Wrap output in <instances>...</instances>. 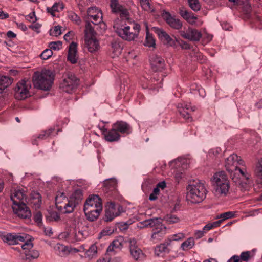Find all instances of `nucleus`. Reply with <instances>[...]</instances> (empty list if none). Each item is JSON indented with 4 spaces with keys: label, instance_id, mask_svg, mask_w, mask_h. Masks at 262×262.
I'll list each match as a JSON object with an SVG mask.
<instances>
[{
    "label": "nucleus",
    "instance_id": "obj_1",
    "mask_svg": "<svg viewBox=\"0 0 262 262\" xmlns=\"http://www.w3.org/2000/svg\"><path fill=\"white\" fill-rule=\"evenodd\" d=\"M54 80L53 73L49 70L42 71L41 72H35L32 78L34 88L43 91L51 89Z\"/></svg>",
    "mask_w": 262,
    "mask_h": 262
},
{
    "label": "nucleus",
    "instance_id": "obj_2",
    "mask_svg": "<svg viewBox=\"0 0 262 262\" xmlns=\"http://www.w3.org/2000/svg\"><path fill=\"white\" fill-rule=\"evenodd\" d=\"M187 198L192 203H199L206 198L207 190L200 180L193 181L187 187Z\"/></svg>",
    "mask_w": 262,
    "mask_h": 262
},
{
    "label": "nucleus",
    "instance_id": "obj_3",
    "mask_svg": "<svg viewBox=\"0 0 262 262\" xmlns=\"http://www.w3.org/2000/svg\"><path fill=\"white\" fill-rule=\"evenodd\" d=\"M213 179L215 182L214 185V193L216 195H226L230 188V183L225 171H221L216 172Z\"/></svg>",
    "mask_w": 262,
    "mask_h": 262
},
{
    "label": "nucleus",
    "instance_id": "obj_4",
    "mask_svg": "<svg viewBox=\"0 0 262 262\" xmlns=\"http://www.w3.org/2000/svg\"><path fill=\"white\" fill-rule=\"evenodd\" d=\"M27 235L24 233H9L4 235L2 239L9 245L19 244L20 242H24L25 243L21 245V247L25 252L32 249L33 247V244L30 239H27Z\"/></svg>",
    "mask_w": 262,
    "mask_h": 262
},
{
    "label": "nucleus",
    "instance_id": "obj_5",
    "mask_svg": "<svg viewBox=\"0 0 262 262\" xmlns=\"http://www.w3.org/2000/svg\"><path fill=\"white\" fill-rule=\"evenodd\" d=\"M141 27L140 25L136 23L130 24V26L117 27L115 31L122 39L127 40H134L138 36Z\"/></svg>",
    "mask_w": 262,
    "mask_h": 262
},
{
    "label": "nucleus",
    "instance_id": "obj_6",
    "mask_svg": "<svg viewBox=\"0 0 262 262\" xmlns=\"http://www.w3.org/2000/svg\"><path fill=\"white\" fill-rule=\"evenodd\" d=\"M78 84V79L73 74L69 73L61 83L60 88L66 92L70 93L77 88Z\"/></svg>",
    "mask_w": 262,
    "mask_h": 262
},
{
    "label": "nucleus",
    "instance_id": "obj_7",
    "mask_svg": "<svg viewBox=\"0 0 262 262\" xmlns=\"http://www.w3.org/2000/svg\"><path fill=\"white\" fill-rule=\"evenodd\" d=\"M31 86L30 83L23 80L17 83L15 88L14 96L16 99L23 100L30 96L29 90Z\"/></svg>",
    "mask_w": 262,
    "mask_h": 262
},
{
    "label": "nucleus",
    "instance_id": "obj_8",
    "mask_svg": "<svg viewBox=\"0 0 262 262\" xmlns=\"http://www.w3.org/2000/svg\"><path fill=\"white\" fill-rule=\"evenodd\" d=\"M56 206L58 210L64 213H70L71 211L69 210L70 203L69 199L67 198L63 192H59L55 198Z\"/></svg>",
    "mask_w": 262,
    "mask_h": 262
},
{
    "label": "nucleus",
    "instance_id": "obj_9",
    "mask_svg": "<svg viewBox=\"0 0 262 262\" xmlns=\"http://www.w3.org/2000/svg\"><path fill=\"white\" fill-rule=\"evenodd\" d=\"M125 242L129 243V252L132 258L135 260H139L144 254L138 246L137 240L134 238H132L126 241Z\"/></svg>",
    "mask_w": 262,
    "mask_h": 262
},
{
    "label": "nucleus",
    "instance_id": "obj_10",
    "mask_svg": "<svg viewBox=\"0 0 262 262\" xmlns=\"http://www.w3.org/2000/svg\"><path fill=\"white\" fill-rule=\"evenodd\" d=\"M83 198V192L82 189H75L71 194L69 199L70 206L69 210L72 212L74 208L80 203Z\"/></svg>",
    "mask_w": 262,
    "mask_h": 262
},
{
    "label": "nucleus",
    "instance_id": "obj_11",
    "mask_svg": "<svg viewBox=\"0 0 262 262\" xmlns=\"http://www.w3.org/2000/svg\"><path fill=\"white\" fill-rule=\"evenodd\" d=\"M178 111L182 117L188 122H191L192 118L190 115V112H194L196 110L195 106H191L190 104L179 103L177 106Z\"/></svg>",
    "mask_w": 262,
    "mask_h": 262
},
{
    "label": "nucleus",
    "instance_id": "obj_12",
    "mask_svg": "<svg viewBox=\"0 0 262 262\" xmlns=\"http://www.w3.org/2000/svg\"><path fill=\"white\" fill-rule=\"evenodd\" d=\"M88 206H90L92 208L102 209V202L101 198L97 194L90 195L86 200L83 206V211L87 210Z\"/></svg>",
    "mask_w": 262,
    "mask_h": 262
},
{
    "label": "nucleus",
    "instance_id": "obj_13",
    "mask_svg": "<svg viewBox=\"0 0 262 262\" xmlns=\"http://www.w3.org/2000/svg\"><path fill=\"white\" fill-rule=\"evenodd\" d=\"M14 213L16 214L19 217L22 219H29L31 216V212L26 205V203L19 205L12 206Z\"/></svg>",
    "mask_w": 262,
    "mask_h": 262
},
{
    "label": "nucleus",
    "instance_id": "obj_14",
    "mask_svg": "<svg viewBox=\"0 0 262 262\" xmlns=\"http://www.w3.org/2000/svg\"><path fill=\"white\" fill-rule=\"evenodd\" d=\"M244 161L236 154H233L228 157L226 161L225 167L227 171L232 173L234 171L233 167L239 165H243Z\"/></svg>",
    "mask_w": 262,
    "mask_h": 262
},
{
    "label": "nucleus",
    "instance_id": "obj_15",
    "mask_svg": "<svg viewBox=\"0 0 262 262\" xmlns=\"http://www.w3.org/2000/svg\"><path fill=\"white\" fill-rule=\"evenodd\" d=\"M162 16L166 23L172 28L179 30L182 27V23L180 20L172 16L169 12L164 11Z\"/></svg>",
    "mask_w": 262,
    "mask_h": 262
},
{
    "label": "nucleus",
    "instance_id": "obj_16",
    "mask_svg": "<svg viewBox=\"0 0 262 262\" xmlns=\"http://www.w3.org/2000/svg\"><path fill=\"white\" fill-rule=\"evenodd\" d=\"M27 195L23 189L15 190L11 194V200L13 202L12 206L19 205L27 202Z\"/></svg>",
    "mask_w": 262,
    "mask_h": 262
},
{
    "label": "nucleus",
    "instance_id": "obj_17",
    "mask_svg": "<svg viewBox=\"0 0 262 262\" xmlns=\"http://www.w3.org/2000/svg\"><path fill=\"white\" fill-rule=\"evenodd\" d=\"M156 32L164 44L167 45L171 47H176V38L173 39L166 31L160 28H157L156 30Z\"/></svg>",
    "mask_w": 262,
    "mask_h": 262
},
{
    "label": "nucleus",
    "instance_id": "obj_18",
    "mask_svg": "<svg viewBox=\"0 0 262 262\" xmlns=\"http://www.w3.org/2000/svg\"><path fill=\"white\" fill-rule=\"evenodd\" d=\"M150 62L153 71H161L165 67L164 60L161 57L154 55L150 57Z\"/></svg>",
    "mask_w": 262,
    "mask_h": 262
},
{
    "label": "nucleus",
    "instance_id": "obj_19",
    "mask_svg": "<svg viewBox=\"0 0 262 262\" xmlns=\"http://www.w3.org/2000/svg\"><path fill=\"white\" fill-rule=\"evenodd\" d=\"M234 171L231 173V177H232V180L236 182L238 178L243 180H248L249 179V174L247 172L245 168H241L238 166H234Z\"/></svg>",
    "mask_w": 262,
    "mask_h": 262
},
{
    "label": "nucleus",
    "instance_id": "obj_20",
    "mask_svg": "<svg viewBox=\"0 0 262 262\" xmlns=\"http://www.w3.org/2000/svg\"><path fill=\"white\" fill-rule=\"evenodd\" d=\"M112 126L114 129L119 133L125 134L128 135L132 132V128L126 122L122 121H118L114 123Z\"/></svg>",
    "mask_w": 262,
    "mask_h": 262
},
{
    "label": "nucleus",
    "instance_id": "obj_21",
    "mask_svg": "<svg viewBox=\"0 0 262 262\" xmlns=\"http://www.w3.org/2000/svg\"><path fill=\"white\" fill-rule=\"evenodd\" d=\"M103 134L104 136L105 140L110 142L118 141L120 138L119 133L115 129H114L113 126L110 130H108L105 129L103 130Z\"/></svg>",
    "mask_w": 262,
    "mask_h": 262
},
{
    "label": "nucleus",
    "instance_id": "obj_22",
    "mask_svg": "<svg viewBox=\"0 0 262 262\" xmlns=\"http://www.w3.org/2000/svg\"><path fill=\"white\" fill-rule=\"evenodd\" d=\"M102 211L101 208L99 209L92 208L90 206H88L87 210L84 211L88 220L93 222L96 220Z\"/></svg>",
    "mask_w": 262,
    "mask_h": 262
},
{
    "label": "nucleus",
    "instance_id": "obj_23",
    "mask_svg": "<svg viewBox=\"0 0 262 262\" xmlns=\"http://www.w3.org/2000/svg\"><path fill=\"white\" fill-rule=\"evenodd\" d=\"M29 203L35 209H39L42 203L40 194L37 191H32L30 194V199L29 201Z\"/></svg>",
    "mask_w": 262,
    "mask_h": 262
},
{
    "label": "nucleus",
    "instance_id": "obj_24",
    "mask_svg": "<svg viewBox=\"0 0 262 262\" xmlns=\"http://www.w3.org/2000/svg\"><path fill=\"white\" fill-rule=\"evenodd\" d=\"M166 227L162 224L158 227L153 228L151 239L156 241L161 240L166 234Z\"/></svg>",
    "mask_w": 262,
    "mask_h": 262
},
{
    "label": "nucleus",
    "instance_id": "obj_25",
    "mask_svg": "<svg viewBox=\"0 0 262 262\" xmlns=\"http://www.w3.org/2000/svg\"><path fill=\"white\" fill-rule=\"evenodd\" d=\"M84 41L85 46L90 52L93 53L99 50L100 45L96 37L88 38L84 39Z\"/></svg>",
    "mask_w": 262,
    "mask_h": 262
},
{
    "label": "nucleus",
    "instance_id": "obj_26",
    "mask_svg": "<svg viewBox=\"0 0 262 262\" xmlns=\"http://www.w3.org/2000/svg\"><path fill=\"white\" fill-rule=\"evenodd\" d=\"M99 12L98 9L95 7L89 8L87 11L88 16L93 18V23L95 25L98 24L102 20V13L99 14Z\"/></svg>",
    "mask_w": 262,
    "mask_h": 262
},
{
    "label": "nucleus",
    "instance_id": "obj_27",
    "mask_svg": "<svg viewBox=\"0 0 262 262\" xmlns=\"http://www.w3.org/2000/svg\"><path fill=\"white\" fill-rule=\"evenodd\" d=\"M68 60L72 64L77 62V44L72 42L69 47Z\"/></svg>",
    "mask_w": 262,
    "mask_h": 262
},
{
    "label": "nucleus",
    "instance_id": "obj_28",
    "mask_svg": "<svg viewBox=\"0 0 262 262\" xmlns=\"http://www.w3.org/2000/svg\"><path fill=\"white\" fill-rule=\"evenodd\" d=\"M124 239L122 236H119L116 239H114L110 245L107 249V252H112L115 251V250H120L123 246Z\"/></svg>",
    "mask_w": 262,
    "mask_h": 262
},
{
    "label": "nucleus",
    "instance_id": "obj_29",
    "mask_svg": "<svg viewBox=\"0 0 262 262\" xmlns=\"http://www.w3.org/2000/svg\"><path fill=\"white\" fill-rule=\"evenodd\" d=\"M180 14L184 19L191 24H195L198 18L194 13L184 9H180Z\"/></svg>",
    "mask_w": 262,
    "mask_h": 262
},
{
    "label": "nucleus",
    "instance_id": "obj_30",
    "mask_svg": "<svg viewBox=\"0 0 262 262\" xmlns=\"http://www.w3.org/2000/svg\"><path fill=\"white\" fill-rule=\"evenodd\" d=\"M170 244V240L167 239L165 240L164 243L157 246L155 248V255L159 256L162 253H168L170 250L168 248V246Z\"/></svg>",
    "mask_w": 262,
    "mask_h": 262
},
{
    "label": "nucleus",
    "instance_id": "obj_31",
    "mask_svg": "<svg viewBox=\"0 0 262 262\" xmlns=\"http://www.w3.org/2000/svg\"><path fill=\"white\" fill-rule=\"evenodd\" d=\"M140 224L143 226V227H151V228H157L160 226L162 223L161 222L160 218H152L148 220H146Z\"/></svg>",
    "mask_w": 262,
    "mask_h": 262
},
{
    "label": "nucleus",
    "instance_id": "obj_32",
    "mask_svg": "<svg viewBox=\"0 0 262 262\" xmlns=\"http://www.w3.org/2000/svg\"><path fill=\"white\" fill-rule=\"evenodd\" d=\"M96 32L90 22H86L84 30V39L95 37Z\"/></svg>",
    "mask_w": 262,
    "mask_h": 262
},
{
    "label": "nucleus",
    "instance_id": "obj_33",
    "mask_svg": "<svg viewBox=\"0 0 262 262\" xmlns=\"http://www.w3.org/2000/svg\"><path fill=\"white\" fill-rule=\"evenodd\" d=\"M25 256L23 259L31 261L32 259H36L39 256V252L35 250H30L24 252Z\"/></svg>",
    "mask_w": 262,
    "mask_h": 262
},
{
    "label": "nucleus",
    "instance_id": "obj_34",
    "mask_svg": "<svg viewBox=\"0 0 262 262\" xmlns=\"http://www.w3.org/2000/svg\"><path fill=\"white\" fill-rule=\"evenodd\" d=\"M189 40L191 41H199L202 37L200 32L195 29L189 28Z\"/></svg>",
    "mask_w": 262,
    "mask_h": 262
},
{
    "label": "nucleus",
    "instance_id": "obj_35",
    "mask_svg": "<svg viewBox=\"0 0 262 262\" xmlns=\"http://www.w3.org/2000/svg\"><path fill=\"white\" fill-rule=\"evenodd\" d=\"M97 247L95 244L92 245L88 250L85 251V257L91 259L96 256Z\"/></svg>",
    "mask_w": 262,
    "mask_h": 262
},
{
    "label": "nucleus",
    "instance_id": "obj_36",
    "mask_svg": "<svg viewBox=\"0 0 262 262\" xmlns=\"http://www.w3.org/2000/svg\"><path fill=\"white\" fill-rule=\"evenodd\" d=\"M112 207L105 210V220L107 222L111 221L115 217L118 216L119 214L114 213V204L111 203Z\"/></svg>",
    "mask_w": 262,
    "mask_h": 262
},
{
    "label": "nucleus",
    "instance_id": "obj_37",
    "mask_svg": "<svg viewBox=\"0 0 262 262\" xmlns=\"http://www.w3.org/2000/svg\"><path fill=\"white\" fill-rule=\"evenodd\" d=\"M71 236H73L75 241H79L85 238V234L83 231L80 230L74 229L72 233H71Z\"/></svg>",
    "mask_w": 262,
    "mask_h": 262
},
{
    "label": "nucleus",
    "instance_id": "obj_38",
    "mask_svg": "<svg viewBox=\"0 0 262 262\" xmlns=\"http://www.w3.org/2000/svg\"><path fill=\"white\" fill-rule=\"evenodd\" d=\"M195 244L194 240L193 238L190 237L181 244V248L183 251L191 249Z\"/></svg>",
    "mask_w": 262,
    "mask_h": 262
},
{
    "label": "nucleus",
    "instance_id": "obj_39",
    "mask_svg": "<svg viewBox=\"0 0 262 262\" xmlns=\"http://www.w3.org/2000/svg\"><path fill=\"white\" fill-rule=\"evenodd\" d=\"M54 131L55 129L52 128L49 129L48 130H43L38 135L37 138L41 140L46 139L48 137L52 136Z\"/></svg>",
    "mask_w": 262,
    "mask_h": 262
},
{
    "label": "nucleus",
    "instance_id": "obj_40",
    "mask_svg": "<svg viewBox=\"0 0 262 262\" xmlns=\"http://www.w3.org/2000/svg\"><path fill=\"white\" fill-rule=\"evenodd\" d=\"M13 79L8 76H2L0 77V84L3 86L4 89L11 85Z\"/></svg>",
    "mask_w": 262,
    "mask_h": 262
},
{
    "label": "nucleus",
    "instance_id": "obj_41",
    "mask_svg": "<svg viewBox=\"0 0 262 262\" xmlns=\"http://www.w3.org/2000/svg\"><path fill=\"white\" fill-rule=\"evenodd\" d=\"M236 212L233 211H228L218 215L216 217V219H222L223 221L231 218L235 217Z\"/></svg>",
    "mask_w": 262,
    "mask_h": 262
},
{
    "label": "nucleus",
    "instance_id": "obj_42",
    "mask_svg": "<svg viewBox=\"0 0 262 262\" xmlns=\"http://www.w3.org/2000/svg\"><path fill=\"white\" fill-rule=\"evenodd\" d=\"M140 3L141 6L144 10L150 12L154 11L149 0H140Z\"/></svg>",
    "mask_w": 262,
    "mask_h": 262
},
{
    "label": "nucleus",
    "instance_id": "obj_43",
    "mask_svg": "<svg viewBox=\"0 0 262 262\" xmlns=\"http://www.w3.org/2000/svg\"><path fill=\"white\" fill-rule=\"evenodd\" d=\"M68 17L71 21L76 25H80L81 22L80 18L73 11L68 12Z\"/></svg>",
    "mask_w": 262,
    "mask_h": 262
},
{
    "label": "nucleus",
    "instance_id": "obj_44",
    "mask_svg": "<svg viewBox=\"0 0 262 262\" xmlns=\"http://www.w3.org/2000/svg\"><path fill=\"white\" fill-rule=\"evenodd\" d=\"M189 7L194 11L197 12L201 9V5L199 0H188Z\"/></svg>",
    "mask_w": 262,
    "mask_h": 262
},
{
    "label": "nucleus",
    "instance_id": "obj_45",
    "mask_svg": "<svg viewBox=\"0 0 262 262\" xmlns=\"http://www.w3.org/2000/svg\"><path fill=\"white\" fill-rule=\"evenodd\" d=\"M255 172L256 176L262 180V158L259 159L256 163Z\"/></svg>",
    "mask_w": 262,
    "mask_h": 262
},
{
    "label": "nucleus",
    "instance_id": "obj_46",
    "mask_svg": "<svg viewBox=\"0 0 262 262\" xmlns=\"http://www.w3.org/2000/svg\"><path fill=\"white\" fill-rule=\"evenodd\" d=\"M110 7L112 9L113 12L117 13V10H120V9H122V6L120 5L118 3V0H110Z\"/></svg>",
    "mask_w": 262,
    "mask_h": 262
},
{
    "label": "nucleus",
    "instance_id": "obj_47",
    "mask_svg": "<svg viewBox=\"0 0 262 262\" xmlns=\"http://www.w3.org/2000/svg\"><path fill=\"white\" fill-rule=\"evenodd\" d=\"M144 45L149 47H154L155 45V41L153 37L148 32H147L146 34Z\"/></svg>",
    "mask_w": 262,
    "mask_h": 262
},
{
    "label": "nucleus",
    "instance_id": "obj_48",
    "mask_svg": "<svg viewBox=\"0 0 262 262\" xmlns=\"http://www.w3.org/2000/svg\"><path fill=\"white\" fill-rule=\"evenodd\" d=\"M165 220L169 224L176 223L180 221V219L178 217L172 214H167L165 217Z\"/></svg>",
    "mask_w": 262,
    "mask_h": 262
},
{
    "label": "nucleus",
    "instance_id": "obj_49",
    "mask_svg": "<svg viewBox=\"0 0 262 262\" xmlns=\"http://www.w3.org/2000/svg\"><path fill=\"white\" fill-rule=\"evenodd\" d=\"M111 47L113 49V52H114L116 55H118L121 53L122 48L118 42L116 41L112 42Z\"/></svg>",
    "mask_w": 262,
    "mask_h": 262
},
{
    "label": "nucleus",
    "instance_id": "obj_50",
    "mask_svg": "<svg viewBox=\"0 0 262 262\" xmlns=\"http://www.w3.org/2000/svg\"><path fill=\"white\" fill-rule=\"evenodd\" d=\"M53 55V52L51 49H46L40 55V57L43 60L48 59Z\"/></svg>",
    "mask_w": 262,
    "mask_h": 262
},
{
    "label": "nucleus",
    "instance_id": "obj_51",
    "mask_svg": "<svg viewBox=\"0 0 262 262\" xmlns=\"http://www.w3.org/2000/svg\"><path fill=\"white\" fill-rule=\"evenodd\" d=\"M62 43L60 41H53L49 43L51 50H59L62 48Z\"/></svg>",
    "mask_w": 262,
    "mask_h": 262
},
{
    "label": "nucleus",
    "instance_id": "obj_52",
    "mask_svg": "<svg viewBox=\"0 0 262 262\" xmlns=\"http://www.w3.org/2000/svg\"><path fill=\"white\" fill-rule=\"evenodd\" d=\"M114 232V229L111 228H106L104 229L99 234L98 238H101L103 236L111 235Z\"/></svg>",
    "mask_w": 262,
    "mask_h": 262
},
{
    "label": "nucleus",
    "instance_id": "obj_53",
    "mask_svg": "<svg viewBox=\"0 0 262 262\" xmlns=\"http://www.w3.org/2000/svg\"><path fill=\"white\" fill-rule=\"evenodd\" d=\"M120 10H117V13H119L120 16L122 19H128V12L127 10L123 7L122 9H120Z\"/></svg>",
    "mask_w": 262,
    "mask_h": 262
},
{
    "label": "nucleus",
    "instance_id": "obj_54",
    "mask_svg": "<svg viewBox=\"0 0 262 262\" xmlns=\"http://www.w3.org/2000/svg\"><path fill=\"white\" fill-rule=\"evenodd\" d=\"M47 219L50 221H58L60 219V215L56 211H52L50 213Z\"/></svg>",
    "mask_w": 262,
    "mask_h": 262
},
{
    "label": "nucleus",
    "instance_id": "obj_55",
    "mask_svg": "<svg viewBox=\"0 0 262 262\" xmlns=\"http://www.w3.org/2000/svg\"><path fill=\"white\" fill-rule=\"evenodd\" d=\"M239 258L241 261H244L247 262L250 258V251H244L241 253Z\"/></svg>",
    "mask_w": 262,
    "mask_h": 262
},
{
    "label": "nucleus",
    "instance_id": "obj_56",
    "mask_svg": "<svg viewBox=\"0 0 262 262\" xmlns=\"http://www.w3.org/2000/svg\"><path fill=\"white\" fill-rule=\"evenodd\" d=\"M42 214L40 211H38L34 216V221L38 226L42 224Z\"/></svg>",
    "mask_w": 262,
    "mask_h": 262
},
{
    "label": "nucleus",
    "instance_id": "obj_57",
    "mask_svg": "<svg viewBox=\"0 0 262 262\" xmlns=\"http://www.w3.org/2000/svg\"><path fill=\"white\" fill-rule=\"evenodd\" d=\"M26 19L28 21L34 23L37 21V18L35 16V12H33L26 16Z\"/></svg>",
    "mask_w": 262,
    "mask_h": 262
},
{
    "label": "nucleus",
    "instance_id": "obj_58",
    "mask_svg": "<svg viewBox=\"0 0 262 262\" xmlns=\"http://www.w3.org/2000/svg\"><path fill=\"white\" fill-rule=\"evenodd\" d=\"M184 237V235L182 233H179L173 235L170 238L167 239L170 240V243L173 241H178L183 239Z\"/></svg>",
    "mask_w": 262,
    "mask_h": 262
},
{
    "label": "nucleus",
    "instance_id": "obj_59",
    "mask_svg": "<svg viewBox=\"0 0 262 262\" xmlns=\"http://www.w3.org/2000/svg\"><path fill=\"white\" fill-rule=\"evenodd\" d=\"M176 42H178L181 48L183 49H189L190 48V45L186 41L182 40L176 39Z\"/></svg>",
    "mask_w": 262,
    "mask_h": 262
},
{
    "label": "nucleus",
    "instance_id": "obj_60",
    "mask_svg": "<svg viewBox=\"0 0 262 262\" xmlns=\"http://www.w3.org/2000/svg\"><path fill=\"white\" fill-rule=\"evenodd\" d=\"M61 33L62 32L61 30V27L60 26H55L53 32L52 33V35L55 36H57L61 35Z\"/></svg>",
    "mask_w": 262,
    "mask_h": 262
},
{
    "label": "nucleus",
    "instance_id": "obj_61",
    "mask_svg": "<svg viewBox=\"0 0 262 262\" xmlns=\"http://www.w3.org/2000/svg\"><path fill=\"white\" fill-rule=\"evenodd\" d=\"M41 27V25L39 23H36L34 24H32L29 26V28L32 29L33 30L37 32V33L39 32V29Z\"/></svg>",
    "mask_w": 262,
    "mask_h": 262
},
{
    "label": "nucleus",
    "instance_id": "obj_62",
    "mask_svg": "<svg viewBox=\"0 0 262 262\" xmlns=\"http://www.w3.org/2000/svg\"><path fill=\"white\" fill-rule=\"evenodd\" d=\"M227 262H242L239 256L236 255L232 256Z\"/></svg>",
    "mask_w": 262,
    "mask_h": 262
},
{
    "label": "nucleus",
    "instance_id": "obj_63",
    "mask_svg": "<svg viewBox=\"0 0 262 262\" xmlns=\"http://www.w3.org/2000/svg\"><path fill=\"white\" fill-rule=\"evenodd\" d=\"M118 227L121 230H125L127 229V224L125 222H120L118 224Z\"/></svg>",
    "mask_w": 262,
    "mask_h": 262
},
{
    "label": "nucleus",
    "instance_id": "obj_64",
    "mask_svg": "<svg viewBox=\"0 0 262 262\" xmlns=\"http://www.w3.org/2000/svg\"><path fill=\"white\" fill-rule=\"evenodd\" d=\"M180 34L181 36L183 37L184 38L188 39V38L189 37V28H188L187 32H185L184 31H180Z\"/></svg>",
    "mask_w": 262,
    "mask_h": 262
}]
</instances>
